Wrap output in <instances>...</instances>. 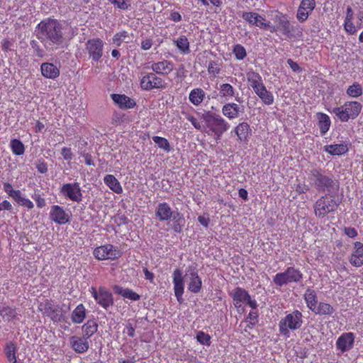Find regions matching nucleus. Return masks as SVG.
I'll list each match as a JSON object with an SVG mask.
<instances>
[{
    "label": "nucleus",
    "mask_w": 363,
    "mask_h": 363,
    "mask_svg": "<svg viewBox=\"0 0 363 363\" xmlns=\"http://www.w3.org/2000/svg\"><path fill=\"white\" fill-rule=\"evenodd\" d=\"M252 309L247 315L245 322L247 323V328L252 329L258 322L257 312Z\"/></svg>",
    "instance_id": "09e8293b"
},
{
    "label": "nucleus",
    "mask_w": 363,
    "mask_h": 363,
    "mask_svg": "<svg viewBox=\"0 0 363 363\" xmlns=\"http://www.w3.org/2000/svg\"><path fill=\"white\" fill-rule=\"evenodd\" d=\"M196 338L201 345L207 346L211 345V336L203 331L197 332Z\"/></svg>",
    "instance_id": "603ef678"
},
{
    "label": "nucleus",
    "mask_w": 363,
    "mask_h": 363,
    "mask_svg": "<svg viewBox=\"0 0 363 363\" xmlns=\"http://www.w3.org/2000/svg\"><path fill=\"white\" fill-rule=\"evenodd\" d=\"M221 112L230 120L237 118L244 112V107L235 103L230 102L223 106Z\"/></svg>",
    "instance_id": "412c9836"
},
{
    "label": "nucleus",
    "mask_w": 363,
    "mask_h": 363,
    "mask_svg": "<svg viewBox=\"0 0 363 363\" xmlns=\"http://www.w3.org/2000/svg\"><path fill=\"white\" fill-rule=\"evenodd\" d=\"M230 296L233 300L235 307L238 312H243L242 304L246 303L252 309H257V303L256 300L252 299L249 293L242 288L237 287L231 293Z\"/></svg>",
    "instance_id": "1a4fd4ad"
},
{
    "label": "nucleus",
    "mask_w": 363,
    "mask_h": 363,
    "mask_svg": "<svg viewBox=\"0 0 363 363\" xmlns=\"http://www.w3.org/2000/svg\"><path fill=\"white\" fill-rule=\"evenodd\" d=\"M16 352V344L12 341L8 342L4 347V353L10 363H21L17 361Z\"/></svg>",
    "instance_id": "72a5a7b5"
},
{
    "label": "nucleus",
    "mask_w": 363,
    "mask_h": 363,
    "mask_svg": "<svg viewBox=\"0 0 363 363\" xmlns=\"http://www.w3.org/2000/svg\"><path fill=\"white\" fill-rule=\"evenodd\" d=\"M312 311L319 315H331L335 312V308L328 303L320 302L312 308Z\"/></svg>",
    "instance_id": "f704fd0d"
},
{
    "label": "nucleus",
    "mask_w": 363,
    "mask_h": 363,
    "mask_svg": "<svg viewBox=\"0 0 363 363\" xmlns=\"http://www.w3.org/2000/svg\"><path fill=\"white\" fill-rule=\"evenodd\" d=\"M287 63L294 72L300 73L302 71V68L299 66V65L297 62L293 61V60L288 59Z\"/></svg>",
    "instance_id": "e2e57ef3"
},
{
    "label": "nucleus",
    "mask_w": 363,
    "mask_h": 363,
    "mask_svg": "<svg viewBox=\"0 0 363 363\" xmlns=\"http://www.w3.org/2000/svg\"><path fill=\"white\" fill-rule=\"evenodd\" d=\"M129 38L128 33L127 31L123 30L121 32L117 33L113 38V43L116 44L117 46H120L123 41H124L126 38Z\"/></svg>",
    "instance_id": "5fc2aeb1"
},
{
    "label": "nucleus",
    "mask_w": 363,
    "mask_h": 363,
    "mask_svg": "<svg viewBox=\"0 0 363 363\" xmlns=\"http://www.w3.org/2000/svg\"><path fill=\"white\" fill-rule=\"evenodd\" d=\"M303 325V315L295 310L292 313H288L279 323V331L281 335L286 337H289L290 331L297 330Z\"/></svg>",
    "instance_id": "39448f33"
},
{
    "label": "nucleus",
    "mask_w": 363,
    "mask_h": 363,
    "mask_svg": "<svg viewBox=\"0 0 363 363\" xmlns=\"http://www.w3.org/2000/svg\"><path fill=\"white\" fill-rule=\"evenodd\" d=\"M104 43L99 38L89 40L86 48L90 57L94 61H99L103 54Z\"/></svg>",
    "instance_id": "aec40b11"
},
{
    "label": "nucleus",
    "mask_w": 363,
    "mask_h": 363,
    "mask_svg": "<svg viewBox=\"0 0 363 363\" xmlns=\"http://www.w3.org/2000/svg\"><path fill=\"white\" fill-rule=\"evenodd\" d=\"M12 43L9 39H4L1 41V48L2 50L5 52L11 50Z\"/></svg>",
    "instance_id": "69168bd1"
},
{
    "label": "nucleus",
    "mask_w": 363,
    "mask_h": 363,
    "mask_svg": "<svg viewBox=\"0 0 363 363\" xmlns=\"http://www.w3.org/2000/svg\"><path fill=\"white\" fill-rule=\"evenodd\" d=\"M247 78L250 86L254 89L255 88L261 85L262 79L260 74L257 72H250L247 74Z\"/></svg>",
    "instance_id": "79ce46f5"
},
{
    "label": "nucleus",
    "mask_w": 363,
    "mask_h": 363,
    "mask_svg": "<svg viewBox=\"0 0 363 363\" xmlns=\"http://www.w3.org/2000/svg\"><path fill=\"white\" fill-rule=\"evenodd\" d=\"M172 282L174 295L178 302L181 303L183 302L182 295L184 290V284L182 272L179 269H176L174 271Z\"/></svg>",
    "instance_id": "6ab92c4d"
},
{
    "label": "nucleus",
    "mask_w": 363,
    "mask_h": 363,
    "mask_svg": "<svg viewBox=\"0 0 363 363\" xmlns=\"http://www.w3.org/2000/svg\"><path fill=\"white\" fill-rule=\"evenodd\" d=\"M274 21L275 25H271L269 23V26L267 29L271 33L279 31L281 34L289 38H291L296 35H300L301 34V31L291 26L286 16L283 13H278L275 15Z\"/></svg>",
    "instance_id": "20e7f679"
},
{
    "label": "nucleus",
    "mask_w": 363,
    "mask_h": 363,
    "mask_svg": "<svg viewBox=\"0 0 363 363\" xmlns=\"http://www.w3.org/2000/svg\"><path fill=\"white\" fill-rule=\"evenodd\" d=\"M345 234L349 238H354L357 235V231L354 228L347 227L344 229Z\"/></svg>",
    "instance_id": "0e129e2a"
},
{
    "label": "nucleus",
    "mask_w": 363,
    "mask_h": 363,
    "mask_svg": "<svg viewBox=\"0 0 363 363\" xmlns=\"http://www.w3.org/2000/svg\"><path fill=\"white\" fill-rule=\"evenodd\" d=\"M304 299L307 307L312 311V308L318 304L315 291L313 289H307L304 294Z\"/></svg>",
    "instance_id": "ea45409f"
},
{
    "label": "nucleus",
    "mask_w": 363,
    "mask_h": 363,
    "mask_svg": "<svg viewBox=\"0 0 363 363\" xmlns=\"http://www.w3.org/2000/svg\"><path fill=\"white\" fill-rule=\"evenodd\" d=\"M104 182L106 186L116 194H121L123 188L118 179L112 174H107L104 178Z\"/></svg>",
    "instance_id": "e433bc0d"
},
{
    "label": "nucleus",
    "mask_w": 363,
    "mask_h": 363,
    "mask_svg": "<svg viewBox=\"0 0 363 363\" xmlns=\"http://www.w3.org/2000/svg\"><path fill=\"white\" fill-rule=\"evenodd\" d=\"M89 291L96 303L104 309H108L113 305V295L105 287L100 286L99 289H96L92 286Z\"/></svg>",
    "instance_id": "9b49d317"
},
{
    "label": "nucleus",
    "mask_w": 363,
    "mask_h": 363,
    "mask_svg": "<svg viewBox=\"0 0 363 363\" xmlns=\"http://www.w3.org/2000/svg\"><path fill=\"white\" fill-rule=\"evenodd\" d=\"M358 101H347L343 106L333 108V112L342 122H347L350 118H355L362 110Z\"/></svg>",
    "instance_id": "0eeeda50"
},
{
    "label": "nucleus",
    "mask_w": 363,
    "mask_h": 363,
    "mask_svg": "<svg viewBox=\"0 0 363 363\" xmlns=\"http://www.w3.org/2000/svg\"><path fill=\"white\" fill-rule=\"evenodd\" d=\"M116 7L122 9H128L130 4L127 3L125 0H108Z\"/></svg>",
    "instance_id": "6e6d98bb"
},
{
    "label": "nucleus",
    "mask_w": 363,
    "mask_h": 363,
    "mask_svg": "<svg viewBox=\"0 0 363 363\" xmlns=\"http://www.w3.org/2000/svg\"><path fill=\"white\" fill-rule=\"evenodd\" d=\"M151 69L157 74L167 75L174 69V64L168 60H162L152 63Z\"/></svg>",
    "instance_id": "b1692460"
},
{
    "label": "nucleus",
    "mask_w": 363,
    "mask_h": 363,
    "mask_svg": "<svg viewBox=\"0 0 363 363\" xmlns=\"http://www.w3.org/2000/svg\"><path fill=\"white\" fill-rule=\"evenodd\" d=\"M113 289L116 294L122 296L124 298H128L133 301H138L140 298V296L138 294L130 289L123 288L118 285H115Z\"/></svg>",
    "instance_id": "7c9ffc66"
},
{
    "label": "nucleus",
    "mask_w": 363,
    "mask_h": 363,
    "mask_svg": "<svg viewBox=\"0 0 363 363\" xmlns=\"http://www.w3.org/2000/svg\"><path fill=\"white\" fill-rule=\"evenodd\" d=\"M242 18L250 26H255L261 29L267 30L269 26V22H265V18L255 12H243Z\"/></svg>",
    "instance_id": "f3484780"
},
{
    "label": "nucleus",
    "mask_w": 363,
    "mask_h": 363,
    "mask_svg": "<svg viewBox=\"0 0 363 363\" xmlns=\"http://www.w3.org/2000/svg\"><path fill=\"white\" fill-rule=\"evenodd\" d=\"M18 204L23 207H26L28 209H32L34 207L33 203L29 199L26 197H23L20 200V201L18 202Z\"/></svg>",
    "instance_id": "680f3d73"
},
{
    "label": "nucleus",
    "mask_w": 363,
    "mask_h": 363,
    "mask_svg": "<svg viewBox=\"0 0 363 363\" xmlns=\"http://www.w3.org/2000/svg\"><path fill=\"white\" fill-rule=\"evenodd\" d=\"M186 275H189V278L188 289L192 293H199L201 291L202 286V281L198 274L196 267L192 265L189 266Z\"/></svg>",
    "instance_id": "dca6fc26"
},
{
    "label": "nucleus",
    "mask_w": 363,
    "mask_h": 363,
    "mask_svg": "<svg viewBox=\"0 0 363 363\" xmlns=\"http://www.w3.org/2000/svg\"><path fill=\"white\" fill-rule=\"evenodd\" d=\"M346 93L350 97L357 98L362 95L363 91L362 86L359 83L354 82L352 85L348 86Z\"/></svg>",
    "instance_id": "a18cd8bd"
},
{
    "label": "nucleus",
    "mask_w": 363,
    "mask_h": 363,
    "mask_svg": "<svg viewBox=\"0 0 363 363\" xmlns=\"http://www.w3.org/2000/svg\"><path fill=\"white\" fill-rule=\"evenodd\" d=\"M140 87L145 91H150L154 89H164L166 83L164 81L155 75V73H147L143 76L140 80Z\"/></svg>",
    "instance_id": "ddd939ff"
},
{
    "label": "nucleus",
    "mask_w": 363,
    "mask_h": 363,
    "mask_svg": "<svg viewBox=\"0 0 363 363\" xmlns=\"http://www.w3.org/2000/svg\"><path fill=\"white\" fill-rule=\"evenodd\" d=\"M318 124L322 135H325L330 129L331 121L330 117L323 113H317Z\"/></svg>",
    "instance_id": "4c0bfd02"
},
{
    "label": "nucleus",
    "mask_w": 363,
    "mask_h": 363,
    "mask_svg": "<svg viewBox=\"0 0 363 363\" xmlns=\"http://www.w3.org/2000/svg\"><path fill=\"white\" fill-rule=\"evenodd\" d=\"M202 118L207 128L206 133L213 135L216 140L221 138L223 134L230 128V124L218 114L208 111L203 114Z\"/></svg>",
    "instance_id": "f03ea898"
},
{
    "label": "nucleus",
    "mask_w": 363,
    "mask_h": 363,
    "mask_svg": "<svg viewBox=\"0 0 363 363\" xmlns=\"http://www.w3.org/2000/svg\"><path fill=\"white\" fill-rule=\"evenodd\" d=\"M174 43L182 53L188 54L190 52L189 43L186 36H180L174 40Z\"/></svg>",
    "instance_id": "37998d69"
},
{
    "label": "nucleus",
    "mask_w": 363,
    "mask_h": 363,
    "mask_svg": "<svg viewBox=\"0 0 363 363\" xmlns=\"http://www.w3.org/2000/svg\"><path fill=\"white\" fill-rule=\"evenodd\" d=\"M70 344L73 350L77 353H84L89 347L88 340L83 337H72Z\"/></svg>",
    "instance_id": "bb28decb"
},
{
    "label": "nucleus",
    "mask_w": 363,
    "mask_h": 363,
    "mask_svg": "<svg viewBox=\"0 0 363 363\" xmlns=\"http://www.w3.org/2000/svg\"><path fill=\"white\" fill-rule=\"evenodd\" d=\"M36 168L40 173L44 174L48 172L47 164L44 161H39Z\"/></svg>",
    "instance_id": "338daca9"
},
{
    "label": "nucleus",
    "mask_w": 363,
    "mask_h": 363,
    "mask_svg": "<svg viewBox=\"0 0 363 363\" xmlns=\"http://www.w3.org/2000/svg\"><path fill=\"white\" fill-rule=\"evenodd\" d=\"M36 28L38 39L46 48L50 46L52 49H57L63 43L62 27L57 20L50 18L44 19L37 25Z\"/></svg>",
    "instance_id": "f257e3e1"
},
{
    "label": "nucleus",
    "mask_w": 363,
    "mask_h": 363,
    "mask_svg": "<svg viewBox=\"0 0 363 363\" xmlns=\"http://www.w3.org/2000/svg\"><path fill=\"white\" fill-rule=\"evenodd\" d=\"M218 89V94L221 98H224L225 100H230L235 97L236 94L235 89L228 83H223L220 84Z\"/></svg>",
    "instance_id": "473e14b6"
},
{
    "label": "nucleus",
    "mask_w": 363,
    "mask_h": 363,
    "mask_svg": "<svg viewBox=\"0 0 363 363\" xmlns=\"http://www.w3.org/2000/svg\"><path fill=\"white\" fill-rule=\"evenodd\" d=\"M206 99V92L201 88H194L189 92V100L195 106L201 105Z\"/></svg>",
    "instance_id": "c756f323"
},
{
    "label": "nucleus",
    "mask_w": 363,
    "mask_h": 363,
    "mask_svg": "<svg viewBox=\"0 0 363 363\" xmlns=\"http://www.w3.org/2000/svg\"><path fill=\"white\" fill-rule=\"evenodd\" d=\"M186 118L191 122L192 125L196 129L200 130L201 129V123L197 121V119L192 115L189 113H186Z\"/></svg>",
    "instance_id": "13d9d810"
},
{
    "label": "nucleus",
    "mask_w": 363,
    "mask_h": 363,
    "mask_svg": "<svg viewBox=\"0 0 363 363\" xmlns=\"http://www.w3.org/2000/svg\"><path fill=\"white\" fill-rule=\"evenodd\" d=\"M340 201L330 194L320 196L314 204V213L315 216L323 218L328 214L335 212Z\"/></svg>",
    "instance_id": "423d86ee"
},
{
    "label": "nucleus",
    "mask_w": 363,
    "mask_h": 363,
    "mask_svg": "<svg viewBox=\"0 0 363 363\" xmlns=\"http://www.w3.org/2000/svg\"><path fill=\"white\" fill-rule=\"evenodd\" d=\"M207 68L208 74L213 77H217L220 72V64L218 61L211 60Z\"/></svg>",
    "instance_id": "de8ad7c7"
},
{
    "label": "nucleus",
    "mask_w": 363,
    "mask_h": 363,
    "mask_svg": "<svg viewBox=\"0 0 363 363\" xmlns=\"http://www.w3.org/2000/svg\"><path fill=\"white\" fill-rule=\"evenodd\" d=\"M93 254L95 258L99 260H113L122 255V252L118 247L111 244H106L95 248Z\"/></svg>",
    "instance_id": "f8f14e48"
},
{
    "label": "nucleus",
    "mask_w": 363,
    "mask_h": 363,
    "mask_svg": "<svg viewBox=\"0 0 363 363\" xmlns=\"http://www.w3.org/2000/svg\"><path fill=\"white\" fill-rule=\"evenodd\" d=\"M324 150L331 155H342L348 152V144L342 142L340 144H333L324 146Z\"/></svg>",
    "instance_id": "cd10ccee"
},
{
    "label": "nucleus",
    "mask_w": 363,
    "mask_h": 363,
    "mask_svg": "<svg viewBox=\"0 0 363 363\" xmlns=\"http://www.w3.org/2000/svg\"><path fill=\"white\" fill-rule=\"evenodd\" d=\"M235 133L240 141H247L251 135L252 130L247 122H242L235 128Z\"/></svg>",
    "instance_id": "c85d7f7f"
},
{
    "label": "nucleus",
    "mask_w": 363,
    "mask_h": 363,
    "mask_svg": "<svg viewBox=\"0 0 363 363\" xmlns=\"http://www.w3.org/2000/svg\"><path fill=\"white\" fill-rule=\"evenodd\" d=\"M50 218L52 221L59 224H64L68 221L65 211L58 205L51 206Z\"/></svg>",
    "instance_id": "393cba45"
},
{
    "label": "nucleus",
    "mask_w": 363,
    "mask_h": 363,
    "mask_svg": "<svg viewBox=\"0 0 363 363\" xmlns=\"http://www.w3.org/2000/svg\"><path fill=\"white\" fill-rule=\"evenodd\" d=\"M178 211H173L170 206L166 203H160L155 210V216L160 221H168L179 215Z\"/></svg>",
    "instance_id": "2eb2a0df"
},
{
    "label": "nucleus",
    "mask_w": 363,
    "mask_h": 363,
    "mask_svg": "<svg viewBox=\"0 0 363 363\" xmlns=\"http://www.w3.org/2000/svg\"><path fill=\"white\" fill-rule=\"evenodd\" d=\"M87 311L82 303L79 304L72 311L71 315V320L72 323L80 324L83 323L86 316Z\"/></svg>",
    "instance_id": "2f4dec72"
},
{
    "label": "nucleus",
    "mask_w": 363,
    "mask_h": 363,
    "mask_svg": "<svg viewBox=\"0 0 363 363\" xmlns=\"http://www.w3.org/2000/svg\"><path fill=\"white\" fill-rule=\"evenodd\" d=\"M42 75L48 79H56L60 75V69L52 63L44 62L40 66Z\"/></svg>",
    "instance_id": "a878e982"
},
{
    "label": "nucleus",
    "mask_w": 363,
    "mask_h": 363,
    "mask_svg": "<svg viewBox=\"0 0 363 363\" xmlns=\"http://www.w3.org/2000/svg\"><path fill=\"white\" fill-rule=\"evenodd\" d=\"M38 308L44 315L49 317L53 322H61L63 318L62 308L51 301L45 300L40 302Z\"/></svg>",
    "instance_id": "9d476101"
},
{
    "label": "nucleus",
    "mask_w": 363,
    "mask_h": 363,
    "mask_svg": "<svg viewBox=\"0 0 363 363\" xmlns=\"http://www.w3.org/2000/svg\"><path fill=\"white\" fill-rule=\"evenodd\" d=\"M98 330V324L94 320H89L82 326V337L88 340Z\"/></svg>",
    "instance_id": "58836bf2"
},
{
    "label": "nucleus",
    "mask_w": 363,
    "mask_h": 363,
    "mask_svg": "<svg viewBox=\"0 0 363 363\" xmlns=\"http://www.w3.org/2000/svg\"><path fill=\"white\" fill-rule=\"evenodd\" d=\"M344 27L345 30L350 34H354L357 31L352 21L345 20Z\"/></svg>",
    "instance_id": "bf43d9fd"
},
{
    "label": "nucleus",
    "mask_w": 363,
    "mask_h": 363,
    "mask_svg": "<svg viewBox=\"0 0 363 363\" xmlns=\"http://www.w3.org/2000/svg\"><path fill=\"white\" fill-rule=\"evenodd\" d=\"M355 335L352 332L343 333L337 338L335 345L336 349L341 354L350 351L354 347Z\"/></svg>",
    "instance_id": "4468645a"
},
{
    "label": "nucleus",
    "mask_w": 363,
    "mask_h": 363,
    "mask_svg": "<svg viewBox=\"0 0 363 363\" xmlns=\"http://www.w3.org/2000/svg\"><path fill=\"white\" fill-rule=\"evenodd\" d=\"M32 198L35 201L38 208H42L45 206V200L40 194H35L33 196H32Z\"/></svg>",
    "instance_id": "4d7b16f0"
},
{
    "label": "nucleus",
    "mask_w": 363,
    "mask_h": 363,
    "mask_svg": "<svg viewBox=\"0 0 363 363\" xmlns=\"http://www.w3.org/2000/svg\"><path fill=\"white\" fill-rule=\"evenodd\" d=\"M315 7V0H301L296 13L297 20L301 23L305 22Z\"/></svg>",
    "instance_id": "a211bd4d"
},
{
    "label": "nucleus",
    "mask_w": 363,
    "mask_h": 363,
    "mask_svg": "<svg viewBox=\"0 0 363 363\" xmlns=\"http://www.w3.org/2000/svg\"><path fill=\"white\" fill-rule=\"evenodd\" d=\"M349 261L352 266L356 267H360L363 265V243L360 242L354 243V250Z\"/></svg>",
    "instance_id": "4be33fe9"
},
{
    "label": "nucleus",
    "mask_w": 363,
    "mask_h": 363,
    "mask_svg": "<svg viewBox=\"0 0 363 363\" xmlns=\"http://www.w3.org/2000/svg\"><path fill=\"white\" fill-rule=\"evenodd\" d=\"M82 194L79 185L77 183L69 184V199L79 202L82 201Z\"/></svg>",
    "instance_id": "a19ab883"
},
{
    "label": "nucleus",
    "mask_w": 363,
    "mask_h": 363,
    "mask_svg": "<svg viewBox=\"0 0 363 363\" xmlns=\"http://www.w3.org/2000/svg\"><path fill=\"white\" fill-rule=\"evenodd\" d=\"M303 279L302 272L294 267H289L284 272L277 273L273 277V281L277 286L290 283H298Z\"/></svg>",
    "instance_id": "6e6552de"
},
{
    "label": "nucleus",
    "mask_w": 363,
    "mask_h": 363,
    "mask_svg": "<svg viewBox=\"0 0 363 363\" xmlns=\"http://www.w3.org/2000/svg\"><path fill=\"white\" fill-rule=\"evenodd\" d=\"M152 140L160 148L163 149L166 152H169L171 150L170 144L166 138L160 136H153Z\"/></svg>",
    "instance_id": "49530a36"
},
{
    "label": "nucleus",
    "mask_w": 363,
    "mask_h": 363,
    "mask_svg": "<svg viewBox=\"0 0 363 363\" xmlns=\"http://www.w3.org/2000/svg\"><path fill=\"white\" fill-rule=\"evenodd\" d=\"M10 147L15 155H22L25 152L23 143L18 139H13L10 142Z\"/></svg>",
    "instance_id": "c03bdc74"
},
{
    "label": "nucleus",
    "mask_w": 363,
    "mask_h": 363,
    "mask_svg": "<svg viewBox=\"0 0 363 363\" xmlns=\"http://www.w3.org/2000/svg\"><path fill=\"white\" fill-rule=\"evenodd\" d=\"M86 144L87 143L84 140L82 139L81 138H79L75 141L74 147L78 149L79 152L82 153V152L85 151L84 148H85Z\"/></svg>",
    "instance_id": "052dcab7"
},
{
    "label": "nucleus",
    "mask_w": 363,
    "mask_h": 363,
    "mask_svg": "<svg viewBox=\"0 0 363 363\" xmlns=\"http://www.w3.org/2000/svg\"><path fill=\"white\" fill-rule=\"evenodd\" d=\"M0 315L8 322L12 321L17 318V309L16 307L0 306Z\"/></svg>",
    "instance_id": "c9c22d12"
},
{
    "label": "nucleus",
    "mask_w": 363,
    "mask_h": 363,
    "mask_svg": "<svg viewBox=\"0 0 363 363\" xmlns=\"http://www.w3.org/2000/svg\"><path fill=\"white\" fill-rule=\"evenodd\" d=\"M111 97L113 102L121 109H130L135 107V101L125 94H112Z\"/></svg>",
    "instance_id": "5701e85b"
},
{
    "label": "nucleus",
    "mask_w": 363,
    "mask_h": 363,
    "mask_svg": "<svg viewBox=\"0 0 363 363\" xmlns=\"http://www.w3.org/2000/svg\"><path fill=\"white\" fill-rule=\"evenodd\" d=\"M172 220L174 221L172 225V229L175 233H180L182 230V228L184 225V219L183 216L179 213L177 217H174Z\"/></svg>",
    "instance_id": "8fccbe9b"
},
{
    "label": "nucleus",
    "mask_w": 363,
    "mask_h": 363,
    "mask_svg": "<svg viewBox=\"0 0 363 363\" xmlns=\"http://www.w3.org/2000/svg\"><path fill=\"white\" fill-rule=\"evenodd\" d=\"M233 53L235 55V58L238 60H243L247 55L245 48L240 44H237L234 46Z\"/></svg>",
    "instance_id": "3c124183"
},
{
    "label": "nucleus",
    "mask_w": 363,
    "mask_h": 363,
    "mask_svg": "<svg viewBox=\"0 0 363 363\" xmlns=\"http://www.w3.org/2000/svg\"><path fill=\"white\" fill-rule=\"evenodd\" d=\"M308 179L311 184L318 191L330 192L339 187V184L336 180L323 174L318 169H313L310 171Z\"/></svg>",
    "instance_id": "7ed1b4c3"
},
{
    "label": "nucleus",
    "mask_w": 363,
    "mask_h": 363,
    "mask_svg": "<svg viewBox=\"0 0 363 363\" xmlns=\"http://www.w3.org/2000/svg\"><path fill=\"white\" fill-rule=\"evenodd\" d=\"M152 45V40L150 38H146L141 42V48L144 50H148Z\"/></svg>",
    "instance_id": "774afa93"
},
{
    "label": "nucleus",
    "mask_w": 363,
    "mask_h": 363,
    "mask_svg": "<svg viewBox=\"0 0 363 363\" xmlns=\"http://www.w3.org/2000/svg\"><path fill=\"white\" fill-rule=\"evenodd\" d=\"M259 97L262 100V101L266 105H272L274 103V99L272 92L266 90L263 91Z\"/></svg>",
    "instance_id": "864d4df0"
}]
</instances>
